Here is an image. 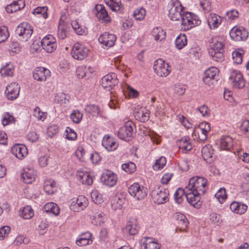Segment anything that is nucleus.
<instances>
[{"mask_svg": "<svg viewBox=\"0 0 249 249\" xmlns=\"http://www.w3.org/2000/svg\"><path fill=\"white\" fill-rule=\"evenodd\" d=\"M210 46L209 53L213 59L216 62H222L224 60L223 50L224 47L222 39L217 37L213 38Z\"/></svg>", "mask_w": 249, "mask_h": 249, "instance_id": "obj_1", "label": "nucleus"}, {"mask_svg": "<svg viewBox=\"0 0 249 249\" xmlns=\"http://www.w3.org/2000/svg\"><path fill=\"white\" fill-rule=\"evenodd\" d=\"M207 180L206 178L200 177H194L189 181L186 187V191H195L196 194L203 195L205 193L207 186Z\"/></svg>", "mask_w": 249, "mask_h": 249, "instance_id": "obj_2", "label": "nucleus"}, {"mask_svg": "<svg viewBox=\"0 0 249 249\" xmlns=\"http://www.w3.org/2000/svg\"><path fill=\"white\" fill-rule=\"evenodd\" d=\"M152 199L155 203L163 204L169 200V191L160 186H155L151 191Z\"/></svg>", "mask_w": 249, "mask_h": 249, "instance_id": "obj_3", "label": "nucleus"}, {"mask_svg": "<svg viewBox=\"0 0 249 249\" xmlns=\"http://www.w3.org/2000/svg\"><path fill=\"white\" fill-rule=\"evenodd\" d=\"M135 126L132 122L130 121L126 122L118 131L119 138L125 141L130 140L133 137Z\"/></svg>", "mask_w": 249, "mask_h": 249, "instance_id": "obj_4", "label": "nucleus"}, {"mask_svg": "<svg viewBox=\"0 0 249 249\" xmlns=\"http://www.w3.org/2000/svg\"><path fill=\"white\" fill-rule=\"evenodd\" d=\"M196 18V16L192 15L190 12L183 13L181 18L182 28L184 30H188L193 27L200 24L201 21Z\"/></svg>", "mask_w": 249, "mask_h": 249, "instance_id": "obj_5", "label": "nucleus"}, {"mask_svg": "<svg viewBox=\"0 0 249 249\" xmlns=\"http://www.w3.org/2000/svg\"><path fill=\"white\" fill-rule=\"evenodd\" d=\"M153 69L155 72L160 77H166L171 71V68L161 59H158L154 62Z\"/></svg>", "mask_w": 249, "mask_h": 249, "instance_id": "obj_6", "label": "nucleus"}, {"mask_svg": "<svg viewBox=\"0 0 249 249\" xmlns=\"http://www.w3.org/2000/svg\"><path fill=\"white\" fill-rule=\"evenodd\" d=\"M129 194L138 200L144 199L147 196L146 189L138 183H134L128 188Z\"/></svg>", "mask_w": 249, "mask_h": 249, "instance_id": "obj_7", "label": "nucleus"}, {"mask_svg": "<svg viewBox=\"0 0 249 249\" xmlns=\"http://www.w3.org/2000/svg\"><path fill=\"white\" fill-rule=\"evenodd\" d=\"M89 52V50L88 48L76 43L72 47L71 54L74 59L82 60L87 56Z\"/></svg>", "mask_w": 249, "mask_h": 249, "instance_id": "obj_8", "label": "nucleus"}, {"mask_svg": "<svg viewBox=\"0 0 249 249\" xmlns=\"http://www.w3.org/2000/svg\"><path fill=\"white\" fill-rule=\"evenodd\" d=\"M248 35V32L242 27L235 26L230 32L231 38L236 41L245 40Z\"/></svg>", "mask_w": 249, "mask_h": 249, "instance_id": "obj_9", "label": "nucleus"}, {"mask_svg": "<svg viewBox=\"0 0 249 249\" xmlns=\"http://www.w3.org/2000/svg\"><path fill=\"white\" fill-rule=\"evenodd\" d=\"M33 32L30 25L24 23L19 25L16 30V34L19 37L18 39L22 41H27L31 37Z\"/></svg>", "mask_w": 249, "mask_h": 249, "instance_id": "obj_10", "label": "nucleus"}, {"mask_svg": "<svg viewBox=\"0 0 249 249\" xmlns=\"http://www.w3.org/2000/svg\"><path fill=\"white\" fill-rule=\"evenodd\" d=\"M42 48L47 53H52L56 48V42L55 38L51 35L45 36L41 40Z\"/></svg>", "mask_w": 249, "mask_h": 249, "instance_id": "obj_11", "label": "nucleus"}, {"mask_svg": "<svg viewBox=\"0 0 249 249\" xmlns=\"http://www.w3.org/2000/svg\"><path fill=\"white\" fill-rule=\"evenodd\" d=\"M230 79L231 80L233 86L236 89H241L245 87V83L241 73L238 71L231 72Z\"/></svg>", "mask_w": 249, "mask_h": 249, "instance_id": "obj_12", "label": "nucleus"}, {"mask_svg": "<svg viewBox=\"0 0 249 249\" xmlns=\"http://www.w3.org/2000/svg\"><path fill=\"white\" fill-rule=\"evenodd\" d=\"M101 83L104 88H112L118 83L117 75L115 73H110L104 76L102 79Z\"/></svg>", "mask_w": 249, "mask_h": 249, "instance_id": "obj_13", "label": "nucleus"}, {"mask_svg": "<svg viewBox=\"0 0 249 249\" xmlns=\"http://www.w3.org/2000/svg\"><path fill=\"white\" fill-rule=\"evenodd\" d=\"M184 8L181 4L176 3L172 5L169 11V17L172 20L177 21L181 19Z\"/></svg>", "mask_w": 249, "mask_h": 249, "instance_id": "obj_14", "label": "nucleus"}, {"mask_svg": "<svg viewBox=\"0 0 249 249\" xmlns=\"http://www.w3.org/2000/svg\"><path fill=\"white\" fill-rule=\"evenodd\" d=\"M88 205V199L83 196H79L75 201H73L72 202L70 208L74 212H79L83 210Z\"/></svg>", "mask_w": 249, "mask_h": 249, "instance_id": "obj_15", "label": "nucleus"}, {"mask_svg": "<svg viewBox=\"0 0 249 249\" xmlns=\"http://www.w3.org/2000/svg\"><path fill=\"white\" fill-rule=\"evenodd\" d=\"M200 194H196L195 191L186 190L185 197L188 203L195 208L198 209L201 206Z\"/></svg>", "mask_w": 249, "mask_h": 249, "instance_id": "obj_16", "label": "nucleus"}, {"mask_svg": "<svg viewBox=\"0 0 249 249\" xmlns=\"http://www.w3.org/2000/svg\"><path fill=\"white\" fill-rule=\"evenodd\" d=\"M218 70L214 67L209 68L204 72L203 80L204 82L208 85H213L216 80L215 76Z\"/></svg>", "mask_w": 249, "mask_h": 249, "instance_id": "obj_17", "label": "nucleus"}, {"mask_svg": "<svg viewBox=\"0 0 249 249\" xmlns=\"http://www.w3.org/2000/svg\"><path fill=\"white\" fill-rule=\"evenodd\" d=\"M20 87L16 83H12L8 85L5 90V94L8 99L14 100L19 95Z\"/></svg>", "mask_w": 249, "mask_h": 249, "instance_id": "obj_18", "label": "nucleus"}, {"mask_svg": "<svg viewBox=\"0 0 249 249\" xmlns=\"http://www.w3.org/2000/svg\"><path fill=\"white\" fill-rule=\"evenodd\" d=\"M12 153L20 160L25 158L28 154L27 148L25 145L20 144H15L11 149Z\"/></svg>", "mask_w": 249, "mask_h": 249, "instance_id": "obj_19", "label": "nucleus"}, {"mask_svg": "<svg viewBox=\"0 0 249 249\" xmlns=\"http://www.w3.org/2000/svg\"><path fill=\"white\" fill-rule=\"evenodd\" d=\"M116 40V37L114 35L107 32L101 35L98 38L99 42L107 47L113 46Z\"/></svg>", "mask_w": 249, "mask_h": 249, "instance_id": "obj_20", "label": "nucleus"}, {"mask_svg": "<svg viewBox=\"0 0 249 249\" xmlns=\"http://www.w3.org/2000/svg\"><path fill=\"white\" fill-rule=\"evenodd\" d=\"M101 179L105 185L110 187L114 186L117 181L116 175L109 170L103 173Z\"/></svg>", "mask_w": 249, "mask_h": 249, "instance_id": "obj_21", "label": "nucleus"}, {"mask_svg": "<svg viewBox=\"0 0 249 249\" xmlns=\"http://www.w3.org/2000/svg\"><path fill=\"white\" fill-rule=\"evenodd\" d=\"M95 10L96 11L95 14L99 20L103 22L110 21V17L103 5L101 4L96 5Z\"/></svg>", "mask_w": 249, "mask_h": 249, "instance_id": "obj_22", "label": "nucleus"}, {"mask_svg": "<svg viewBox=\"0 0 249 249\" xmlns=\"http://www.w3.org/2000/svg\"><path fill=\"white\" fill-rule=\"evenodd\" d=\"M50 74L49 70L42 67L37 68L34 71L33 77L38 81H45Z\"/></svg>", "mask_w": 249, "mask_h": 249, "instance_id": "obj_23", "label": "nucleus"}, {"mask_svg": "<svg viewBox=\"0 0 249 249\" xmlns=\"http://www.w3.org/2000/svg\"><path fill=\"white\" fill-rule=\"evenodd\" d=\"M178 145L183 153H187L193 148L190 138L188 137L182 138L178 141Z\"/></svg>", "mask_w": 249, "mask_h": 249, "instance_id": "obj_24", "label": "nucleus"}, {"mask_svg": "<svg viewBox=\"0 0 249 249\" xmlns=\"http://www.w3.org/2000/svg\"><path fill=\"white\" fill-rule=\"evenodd\" d=\"M102 145L108 151H112L117 149L118 144L109 136H105L102 141Z\"/></svg>", "mask_w": 249, "mask_h": 249, "instance_id": "obj_25", "label": "nucleus"}, {"mask_svg": "<svg viewBox=\"0 0 249 249\" xmlns=\"http://www.w3.org/2000/svg\"><path fill=\"white\" fill-rule=\"evenodd\" d=\"M139 229L137 221L136 219H133L127 223L126 226L124 229V231L125 232H128L130 235H134L138 233Z\"/></svg>", "mask_w": 249, "mask_h": 249, "instance_id": "obj_26", "label": "nucleus"}, {"mask_svg": "<svg viewBox=\"0 0 249 249\" xmlns=\"http://www.w3.org/2000/svg\"><path fill=\"white\" fill-rule=\"evenodd\" d=\"M25 6V1L23 0H18L8 5L6 7V11L8 13H12L22 9Z\"/></svg>", "mask_w": 249, "mask_h": 249, "instance_id": "obj_27", "label": "nucleus"}, {"mask_svg": "<svg viewBox=\"0 0 249 249\" xmlns=\"http://www.w3.org/2000/svg\"><path fill=\"white\" fill-rule=\"evenodd\" d=\"M21 178L24 183H31L35 178L34 170L29 168H24L21 174Z\"/></svg>", "mask_w": 249, "mask_h": 249, "instance_id": "obj_28", "label": "nucleus"}, {"mask_svg": "<svg viewBox=\"0 0 249 249\" xmlns=\"http://www.w3.org/2000/svg\"><path fill=\"white\" fill-rule=\"evenodd\" d=\"M76 176L78 180L83 184L90 185L92 184V178L88 172L78 171Z\"/></svg>", "mask_w": 249, "mask_h": 249, "instance_id": "obj_29", "label": "nucleus"}, {"mask_svg": "<svg viewBox=\"0 0 249 249\" xmlns=\"http://www.w3.org/2000/svg\"><path fill=\"white\" fill-rule=\"evenodd\" d=\"M202 156L207 162H211L213 160V149L211 145H206L201 150Z\"/></svg>", "mask_w": 249, "mask_h": 249, "instance_id": "obj_30", "label": "nucleus"}, {"mask_svg": "<svg viewBox=\"0 0 249 249\" xmlns=\"http://www.w3.org/2000/svg\"><path fill=\"white\" fill-rule=\"evenodd\" d=\"M233 140L229 136H223L220 140V148L222 150H230L233 146Z\"/></svg>", "mask_w": 249, "mask_h": 249, "instance_id": "obj_31", "label": "nucleus"}, {"mask_svg": "<svg viewBox=\"0 0 249 249\" xmlns=\"http://www.w3.org/2000/svg\"><path fill=\"white\" fill-rule=\"evenodd\" d=\"M177 221L178 227L176 230L180 231H185L189 223L185 215L181 213L178 214Z\"/></svg>", "mask_w": 249, "mask_h": 249, "instance_id": "obj_32", "label": "nucleus"}, {"mask_svg": "<svg viewBox=\"0 0 249 249\" xmlns=\"http://www.w3.org/2000/svg\"><path fill=\"white\" fill-rule=\"evenodd\" d=\"M135 118L141 122L147 121L149 118V111L146 108L141 107L135 112Z\"/></svg>", "mask_w": 249, "mask_h": 249, "instance_id": "obj_33", "label": "nucleus"}, {"mask_svg": "<svg viewBox=\"0 0 249 249\" xmlns=\"http://www.w3.org/2000/svg\"><path fill=\"white\" fill-rule=\"evenodd\" d=\"M56 184L51 179H46L44 182V189L48 194H53L56 191Z\"/></svg>", "mask_w": 249, "mask_h": 249, "instance_id": "obj_34", "label": "nucleus"}, {"mask_svg": "<svg viewBox=\"0 0 249 249\" xmlns=\"http://www.w3.org/2000/svg\"><path fill=\"white\" fill-rule=\"evenodd\" d=\"M152 35L156 41H161L165 39L166 32L161 27L154 28L152 32Z\"/></svg>", "mask_w": 249, "mask_h": 249, "instance_id": "obj_35", "label": "nucleus"}, {"mask_svg": "<svg viewBox=\"0 0 249 249\" xmlns=\"http://www.w3.org/2000/svg\"><path fill=\"white\" fill-rule=\"evenodd\" d=\"M105 2L112 11H119L123 9L121 0H105Z\"/></svg>", "mask_w": 249, "mask_h": 249, "instance_id": "obj_36", "label": "nucleus"}, {"mask_svg": "<svg viewBox=\"0 0 249 249\" xmlns=\"http://www.w3.org/2000/svg\"><path fill=\"white\" fill-rule=\"evenodd\" d=\"M231 210L236 213H244L247 210V206L237 202H233L230 205Z\"/></svg>", "mask_w": 249, "mask_h": 249, "instance_id": "obj_37", "label": "nucleus"}, {"mask_svg": "<svg viewBox=\"0 0 249 249\" xmlns=\"http://www.w3.org/2000/svg\"><path fill=\"white\" fill-rule=\"evenodd\" d=\"M91 234L90 233H87L82 235L79 239L76 241V244L79 246H86L92 243Z\"/></svg>", "mask_w": 249, "mask_h": 249, "instance_id": "obj_38", "label": "nucleus"}, {"mask_svg": "<svg viewBox=\"0 0 249 249\" xmlns=\"http://www.w3.org/2000/svg\"><path fill=\"white\" fill-rule=\"evenodd\" d=\"M124 198L123 197H120L118 196H113L111 200V207L113 210L121 209L124 203Z\"/></svg>", "mask_w": 249, "mask_h": 249, "instance_id": "obj_39", "label": "nucleus"}, {"mask_svg": "<svg viewBox=\"0 0 249 249\" xmlns=\"http://www.w3.org/2000/svg\"><path fill=\"white\" fill-rule=\"evenodd\" d=\"M44 208L46 212L52 213L55 215H58L60 213L58 206L56 204L53 202L46 203L44 205Z\"/></svg>", "mask_w": 249, "mask_h": 249, "instance_id": "obj_40", "label": "nucleus"}, {"mask_svg": "<svg viewBox=\"0 0 249 249\" xmlns=\"http://www.w3.org/2000/svg\"><path fill=\"white\" fill-rule=\"evenodd\" d=\"M14 71V67L10 63L7 64L5 66L2 67L0 70V73L3 76H12Z\"/></svg>", "mask_w": 249, "mask_h": 249, "instance_id": "obj_41", "label": "nucleus"}, {"mask_svg": "<svg viewBox=\"0 0 249 249\" xmlns=\"http://www.w3.org/2000/svg\"><path fill=\"white\" fill-rule=\"evenodd\" d=\"M221 21L220 17L216 14H211L208 20V23L210 27L211 28L212 25L213 28H217L220 24Z\"/></svg>", "mask_w": 249, "mask_h": 249, "instance_id": "obj_42", "label": "nucleus"}, {"mask_svg": "<svg viewBox=\"0 0 249 249\" xmlns=\"http://www.w3.org/2000/svg\"><path fill=\"white\" fill-rule=\"evenodd\" d=\"M64 21L61 19H60L57 31V36L61 39H64L67 36L66 26L64 24Z\"/></svg>", "mask_w": 249, "mask_h": 249, "instance_id": "obj_43", "label": "nucleus"}, {"mask_svg": "<svg viewBox=\"0 0 249 249\" xmlns=\"http://www.w3.org/2000/svg\"><path fill=\"white\" fill-rule=\"evenodd\" d=\"M34 215V211L30 206L24 207L20 213L21 216L26 219L31 218Z\"/></svg>", "mask_w": 249, "mask_h": 249, "instance_id": "obj_44", "label": "nucleus"}, {"mask_svg": "<svg viewBox=\"0 0 249 249\" xmlns=\"http://www.w3.org/2000/svg\"><path fill=\"white\" fill-rule=\"evenodd\" d=\"M187 38L185 35H179L176 38L175 44L176 47L180 50L187 44Z\"/></svg>", "mask_w": 249, "mask_h": 249, "instance_id": "obj_45", "label": "nucleus"}, {"mask_svg": "<svg viewBox=\"0 0 249 249\" xmlns=\"http://www.w3.org/2000/svg\"><path fill=\"white\" fill-rule=\"evenodd\" d=\"M47 10L48 7L46 6L37 7L34 10L32 13L34 15H39V17L46 18L48 17Z\"/></svg>", "mask_w": 249, "mask_h": 249, "instance_id": "obj_46", "label": "nucleus"}, {"mask_svg": "<svg viewBox=\"0 0 249 249\" xmlns=\"http://www.w3.org/2000/svg\"><path fill=\"white\" fill-rule=\"evenodd\" d=\"M244 51L239 49L234 51L232 53V59L234 62L237 64H240L242 62L243 54Z\"/></svg>", "mask_w": 249, "mask_h": 249, "instance_id": "obj_47", "label": "nucleus"}, {"mask_svg": "<svg viewBox=\"0 0 249 249\" xmlns=\"http://www.w3.org/2000/svg\"><path fill=\"white\" fill-rule=\"evenodd\" d=\"M185 194L186 189L185 190L181 188L178 189L174 194L176 202L178 204H180L183 200V197L185 196Z\"/></svg>", "mask_w": 249, "mask_h": 249, "instance_id": "obj_48", "label": "nucleus"}, {"mask_svg": "<svg viewBox=\"0 0 249 249\" xmlns=\"http://www.w3.org/2000/svg\"><path fill=\"white\" fill-rule=\"evenodd\" d=\"M146 15L145 10L141 7L136 9L133 12V17L137 20H142L144 19Z\"/></svg>", "mask_w": 249, "mask_h": 249, "instance_id": "obj_49", "label": "nucleus"}, {"mask_svg": "<svg viewBox=\"0 0 249 249\" xmlns=\"http://www.w3.org/2000/svg\"><path fill=\"white\" fill-rule=\"evenodd\" d=\"M92 201L96 204H101L103 202L102 195L97 190H93L90 193Z\"/></svg>", "mask_w": 249, "mask_h": 249, "instance_id": "obj_50", "label": "nucleus"}, {"mask_svg": "<svg viewBox=\"0 0 249 249\" xmlns=\"http://www.w3.org/2000/svg\"><path fill=\"white\" fill-rule=\"evenodd\" d=\"M206 129V131H210L211 130L210 124L207 122H202L197 127H195L192 133V136H196V133L198 134V129Z\"/></svg>", "mask_w": 249, "mask_h": 249, "instance_id": "obj_51", "label": "nucleus"}, {"mask_svg": "<svg viewBox=\"0 0 249 249\" xmlns=\"http://www.w3.org/2000/svg\"><path fill=\"white\" fill-rule=\"evenodd\" d=\"M33 116L38 120L44 121L47 117V113L43 112L39 107H36L33 110Z\"/></svg>", "mask_w": 249, "mask_h": 249, "instance_id": "obj_52", "label": "nucleus"}, {"mask_svg": "<svg viewBox=\"0 0 249 249\" xmlns=\"http://www.w3.org/2000/svg\"><path fill=\"white\" fill-rule=\"evenodd\" d=\"M166 163V158L164 157H161L159 160L156 161L155 164L153 165V168L156 171L160 170L163 168Z\"/></svg>", "mask_w": 249, "mask_h": 249, "instance_id": "obj_53", "label": "nucleus"}, {"mask_svg": "<svg viewBox=\"0 0 249 249\" xmlns=\"http://www.w3.org/2000/svg\"><path fill=\"white\" fill-rule=\"evenodd\" d=\"M69 96L62 92L58 93L55 96V101L60 104H66L69 101Z\"/></svg>", "mask_w": 249, "mask_h": 249, "instance_id": "obj_54", "label": "nucleus"}, {"mask_svg": "<svg viewBox=\"0 0 249 249\" xmlns=\"http://www.w3.org/2000/svg\"><path fill=\"white\" fill-rule=\"evenodd\" d=\"M122 168L128 173H132L136 170V165L134 163L132 162L123 164Z\"/></svg>", "mask_w": 249, "mask_h": 249, "instance_id": "obj_55", "label": "nucleus"}, {"mask_svg": "<svg viewBox=\"0 0 249 249\" xmlns=\"http://www.w3.org/2000/svg\"><path fill=\"white\" fill-rule=\"evenodd\" d=\"M83 117V114L78 110H74L71 115V119L74 123L80 122Z\"/></svg>", "mask_w": 249, "mask_h": 249, "instance_id": "obj_56", "label": "nucleus"}, {"mask_svg": "<svg viewBox=\"0 0 249 249\" xmlns=\"http://www.w3.org/2000/svg\"><path fill=\"white\" fill-rule=\"evenodd\" d=\"M215 197L220 203L223 202L227 198L226 190L224 188H220L215 194Z\"/></svg>", "mask_w": 249, "mask_h": 249, "instance_id": "obj_57", "label": "nucleus"}, {"mask_svg": "<svg viewBox=\"0 0 249 249\" xmlns=\"http://www.w3.org/2000/svg\"><path fill=\"white\" fill-rule=\"evenodd\" d=\"M85 110L92 116H96L98 115L99 112L98 106L94 105L87 106L85 108Z\"/></svg>", "mask_w": 249, "mask_h": 249, "instance_id": "obj_58", "label": "nucleus"}, {"mask_svg": "<svg viewBox=\"0 0 249 249\" xmlns=\"http://www.w3.org/2000/svg\"><path fill=\"white\" fill-rule=\"evenodd\" d=\"M151 239H147L145 243V249H160V245L157 242L151 241Z\"/></svg>", "mask_w": 249, "mask_h": 249, "instance_id": "obj_59", "label": "nucleus"}, {"mask_svg": "<svg viewBox=\"0 0 249 249\" xmlns=\"http://www.w3.org/2000/svg\"><path fill=\"white\" fill-rule=\"evenodd\" d=\"M9 36L7 28L5 27H0V43L6 41Z\"/></svg>", "mask_w": 249, "mask_h": 249, "instance_id": "obj_60", "label": "nucleus"}, {"mask_svg": "<svg viewBox=\"0 0 249 249\" xmlns=\"http://www.w3.org/2000/svg\"><path fill=\"white\" fill-rule=\"evenodd\" d=\"M186 90V89L184 85L181 84H175L174 85V93L178 96H181L184 94Z\"/></svg>", "mask_w": 249, "mask_h": 249, "instance_id": "obj_61", "label": "nucleus"}, {"mask_svg": "<svg viewBox=\"0 0 249 249\" xmlns=\"http://www.w3.org/2000/svg\"><path fill=\"white\" fill-rule=\"evenodd\" d=\"M15 121V119L13 116L11 115L9 113L7 112L3 115V118L2 120V124L4 126H6L8 124L13 123Z\"/></svg>", "mask_w": 249, "mask_h": 249, "instance_id": "obj_62", "label": "nucleus"}, {"mask_svg": "<svg viewBox=\"0 0 249 249\" xmlns=\"http://www.w3.org/2000/svg\"><path fill=\"white\" fill-rule=\"evenodd\" d=\"M11 230L10 227L4 226L0 229V240H3L7 237Z\"/></svg>", "mask_w": 249, "mask_h": 249, "instance_id": "obj_63", "label": "nucleus"}, {"mask_svg": "<svg viewBox=\"0 0 249 249\" xmlns=\"http://www.w3.org/2000/svg\"><path fill=\"white\" fill-rule=\"evenodd\" d=\"M240 129L247 137H249V121H244L241 126Z\"/></svg>", "mask_w": 249, "mask_h": 249, "instance_id": "obj_64", "label": "nucleus"}]
</instances>
